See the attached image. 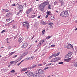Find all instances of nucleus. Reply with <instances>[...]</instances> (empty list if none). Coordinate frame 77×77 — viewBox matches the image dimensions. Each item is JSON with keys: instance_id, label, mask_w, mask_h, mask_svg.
<instances>
[{"instance_id": "obj_48", "label": "nucleus", "mask_w": 77, "mask_h": 77, "mask_svg": "<svg viewBox=\"0 0 77 77\" xmlns=\"http://www.w3.org/2000/svg\"><path fill=\"white\" fill-rule=\"evenodd\" d=\"M17 57V55H14V57H13V58H15V57Z\"/></svg>"}, {"instance_id": "obj_60", "label": "nucleus", "mask_w": 77, "mask_h": 77, "mask_svg": "<svg viewBox=\"0 0 77 77\" xmlns=\"http://www.w3.org/2000/svg\"><path fill=\"white\" fill-rule=\"evenodd\" d=\"M35 42L37 43L38 42V41L37 40H36L35 41Z\"/></svg>"}, {"instance_id": "obj_22", "label": "nucleus", "mask_w": 77, "mask_h": 77, "mask_svg": "<svg viewBox=\"0 0 77 77\" xmlns=\"http://www.w3.org/2000/svg\"><path fill=\"white\" fill-rule=\"evenodd\" d=\"M56 61H55V60H54V58L52 60H51L50 61V62H55Z\"/></svg>"}, {"instance_id": "obj_25", "label": "nucleus", "mask_w": 77, "mask_h": 77, "mask_svg": "<svg viewBox=\"0 0 77 77\" xmlns=\"http://www.w3.org/2000/svg\"><path fill=\"white\" fill-rule=\"evenodd\" d=\"M36 65H33L32 67H30V69H31V68H34L36 67Z\"/></svg>"}, {"instance_id": "obj_36", "label": "nucleus", "mask_w": 77, "mask_h": 77, "mask_svg": "<svg viewBox=\"0 0 77 77\" xmlns=\"http://www.w3.org/2000/svg\"><path fill=\"white\" fill-rule=\"evenodd\" d=\"M48 69V67H45L43 69L44 70H46V69Z\"/></svg>"}, {"instance_id": "obj_34", "label": "nucleus", "mask_w": 77, "mask_h": 77, "mask_svg": "<svg viewBox=\"0 0 77 77\" xmlns=\"http://www.w3.org/2000/svg\"><path fill=\"white\" fill-rule=\"evenodd\" d=\"M10 20H11V19H10V18H9V19H7L6 20V21L7 22H8L9 21H10Z\"/></svg>"}, {"instance_id": "obj_17", "label": "nucleus", "mask_w": 77, "mask_h": 77, "mask_svg": "<svg viewBox=\"0 0 77 77\" xmlns=\"http://www.w3.org/2000/svg\"><path fill=\"white\" fill-rule=\"evenodd\" d=\"M27 69L26 68H25L23 69L22 70L20 71L21 72H23V71H26Z\"/></svg>"}, {"instance_id": "obj_45", "label": "nucleus", "mask_w": 77, "mask_h": 77, "mask_svg": "<svg viewBox=\"0 0 77 77\" xmlns=\"http://www.w3.org/2000/svg\"><path fill=\"white\" fill-rule=\"evenodd\" d=\"M8 49H11V46H8Z\"/></svg>"}, {"instance_id": "obj_18", "label": "nucleus", "mask_w": 77, "mask_h": 77, "mask_svg": "<svg viewBox=\"0 0 77 77\" xmlns=\"http://www.w3.org/2000/svg\"><path fill=\"white\" fill-rule=\"evenodd\" d=\"M65 48H68V49H69V48H70L69 45H65Z\"/></svg>"}, {"instance_id": "obj_28", "label": "nucleus", "mask_w": 77, "mask_h": 77, "mask_svg": "<svg viewBox=\"0 0 77 77\" xmlns=\"http://www.w3.org/2000/svg\"><path fill=\"white\" fill-rule=\"evenodd\" d=\"M51 20H54V16H51Z\"/></svg>"}, {"instance_id": "obj_57", "label": "nucleus", "mask_w": 77, "mask_h": 77, "mask_svg": "<svg viewBox=\"0 0 77 77\" xmlns=\"http://www.w3.org/2000/svg\"><path fill=\"white\" fill-rule=\"evenodd\" d=\"M21 11H23V10H20V11H19V12H20V13H21Z\"/></svg>"}, {"instance_id": "obj_23", "label": "nucleus", "mask_w": 77, "mask_h": 77, "mask_svg": "<svg viewBox=\"0 0 77 77\" xmlns=\"http://www.w3.org/2000/svg\"><path fill=\"white\" fill-rule=\"evenodd\" d=\"M47 15H50L51 14V11H48L47 13Z\"/></svg>"}, {"instance_id": "obj_2", "label": "nucleus", "mask_w": 77, "mask_h": 77, "mask_svg": "<svg viewBox=\"0 0 77 77\" xmlns=\"http://www.w3.org/2000/svg\"><path fill=\"white\" fill-rule=\"evenodd\" d=\"M23 26L24 27H26V29L28 30L29 28V26L30 25H29V23L27 22H23L22 23Z\"/></svg>"}, {"instance_id": "obj_4", "label": "nucleus", "mask_w": 77, "mask_h": 77, "mask_svg": "<svg viewBox=\"0 0 77 77\" xmlns=\"http://www.w3.org/2000/svg\"><path fill=\"white\" fill-rule=\"evenodd\" d=\"M60 53L58 52L57 54H53L51 55V56H50L49 57V59H51L53 57H56V56H57L58 55H59Z\"/></svg>"}, {"instance_id": "obj_42", "label": "nucleus", "mask_w": 77, "mask_h": 77, "mask_svg": "<svg viewBox=\"0 0 77 77\" xmlns=\"http://www.w3.org/2000/svg\"><path fill=\"white\" fill-rule=\"evenodd\" d=\"M29 60V58H27L25 59V60Z\"/></svg>"}, {"instance_id": "obj_50", "label": "nucleus", "mask_w": 77, "mask_h": 77, "mask_svg": "<svg viewBox=\"0 0 77 77\" xmlns=\"http://www.w3.org/2000/svg\"><path fill=\"white\" fill-rule=\"evenodd\" d=\"M21 63L20 62L18 64H17V65L18 66H19L20 65V64H21Z\"/></svg>"}, {"instance_id": "obj_51", "label": "nucleus", "mask_w": 77, "mask_h": 77, "mask_svg": "<svg viewBox=\"0 0 77 77\" xmlns=\"http://www.w3.org/2000/svg\"><path fill=\"white\" fill-rule=\"evenodd\" d=\"M5 32V30H3L2 32H1V33H4Z\"/></svg>"}, {"instance_id": "obj_15", "label": "nucleus", "mask_w": 77, "mask_h": 77, "mask_svg": "<svg viewBox=\"0 0 77 77\" xmlns=\"http://www.w3.org/2000/svg\"><path fill=\"white\" fill-rule=\"evenodd\" d=\"M16 6L18 8V6L19 7V8H23V6L21 5H20L18 4V3H17L16 4Z\"/></svg>"}, {"instance_id": "obj_5", "label": "nucleus", "mask_w": 77, "mask_h": 77, "mask_svg": "<svg viewBox=\"0 0 77 77\" xmlns=\"http://www.w3.org/2000/svg\"><path fill=\"white\" fill-rule=\"evenodd\" d=\"M28 54V51H25L24 52L20 55V56L21 57H23V56H26L27 54Z\"/></svg>"}, {"instance_id": "obj_49", "label": "nucleus", "mask_w": 77, "mask_h": 77, "mask_svg": "<svg viewBox=\"0 0 77 77\" xmlns=\"http://www.w3.org/2000/svg\"><path fill=\"white\" fill-rule=\"evenodd\" d=\"M50 28H51V29H52V28H53V26H52V25L50 26Z\"/></svg>"}, {"instance_id": "obj_64", "label": "nucleus", "mask_w": 77, "mask_h": 77, "mask_svg": "<svg viewBox=\"0 0 77 77\" xmlns=\"http://www.w3.org/2000/svg\"><path fill=\"white\" fill-rule=\"evenodd\" d=\"M75 30L76 31V30H77V28H76L75 29Z\"/></svg>"}, {"instance_id": "obj_37", "label": "nucleus", "mask_w": 77, "mask_h": 77, "mask_svg": "<svg viewBox=\"0 0 77 77\" xmlns=\"http://www.w3.org/2000/svg\"><path fill=\"white\" fill-rule=\"evenodd\" d=\"M34 17H35V15H32L31 17V18H34Z\"/></svg>"}, {"instance_id": "obj_29", "label": "nucleus", "mask_w": 77, "mask_h": 77, "mask_svg": "<svg viewBox=\"0 0 77 77\" xmlns=\"http://www.w3.org/2000/svg\"><path fill=\"white\" fill-rule=\"evenodd\" d=\"M14 53H15V52H12L9 54V56H11V55H12V54H14Z\"/></svg>"}, {"instance_id": "obj_58", "label": "nucleus", "mask_w": 77, "mask_h": 77, "mask_svg": "<svg viewBox=\"0 0 77 77\" xmlns=\"http://www.w3.org/2000/svg\"><path fill=\"white\" fill-rule=\"evenodd\" d=\"M6 41H8V40H9V38H7L6 39Z\"/></svg>"}, {"instance_id": "obj_12", "label": "nucleus", "mask_w": 77, "mask_h": 77, "mask_svg": "<svg viewBox=\"0 0 77 77\" xmlns=\"http://www.w3.org/2000/svg\"><path fill=\"white\" fill-rule=\"evenodd\" d=\"M33 73L31 72H29V73L27 74V75L28 76V77H31Z\"/></svg>"}, {"instance_id": "obj_41", "label": "nucleus", "mask_w": 77, "mask_h": 77, "mask_svg": "<svg viewBox=\"0 0 77 77\" xmlns=\"http://www.w3.org/2000/svg\"><path fill=\"white\" fill-rule=\"evenodd\" d=\"M45 29H44L42 31V33H43V34H44V33H45Z\"/></svg>"}, {"instance_id": "obj_62", "label": "nucleus", "mask_w": 77, "mask_h": 77, "mask_svg": "<svg viewBox=\"0 0 77 77\" xmlns=\"http://www.w3.org/2000/svg\"><path fill=\"white\" fill-rule=\"evenodd\" d=\"M5 48V47H2L1 48Z\"/></svg>"}, {"instance_id": "obj_10", "label": "nucleus", "mask_w": 77, "mask_h": 77, "mask_svg": "<svg viewBox=\"0 0 77 77\" xmlns=\"http://www.w3.org/2000/svg\"><path fill=\"white\" fill-rule=\"evenodd\" d=\"M39 9L40 11L41 12H43V11H44V8H43L41 6H39Z\"/></svg>"}, {"instance_id": "obj_44", "label": "nucleus", "mask_w": 77, "mask_h": 77, "mask_svg": "<svg viewBox=\"0 0 77 77\" xmlns=\"http://www.w3.org/2000/svg\"><path fill=\"white\" fill-rule=\"evenodd\" d=\"M42 42H40V43H39L38 45H39V46H41V43Z\"/></svg>"}, {"instance_id": "obj_61", "label": "nucleus", "mask_w": 77, "mask_h": 77, "mask_svg": "<svg viewBox=\"0 0 77 77\" xmlns=\"http://www.w3.org/2000/svg\"><path fill=\"white\" fill-rule=\"evenodd\" d=\"M75 23H77V20L75 21Z\"/></svg>"}, {"instance_id": "obj_30", "label": "nucleus", "mask_w": 77, "mask_h": 77, "mask_svg": "<svg viewBox=\"0 0 77 77\" xmlns=\"http://www.w3.org/2000/svg\"><path fill=\"white\" fill-rule=\"evenodd\" d=\"M11 72H13L14 73V72H15V70L12 69L11 71Z\"/></svg>"}, {"instance_id": "obj_33", "label": "nucleus", "mask_w": 77, "mask_h": 77, "mask_svg": "<svg viewBox=\"0 0 77 77\" xmlns=\"http://www.w3.org/2000/svg\"><path fill=\"white\" fill-rule=\"evenodd\" d=\"M57 3H58L57 2L55 1L54 2V5H56L57 4Z\"/></svg>"}, {"instance_id": "obj_7", "label": "nucleus", "mask_w": 77, "mask_h": 77, "mask_svg": "<svg viewBox=\"0 0 77 77\" xmlns=\"http://www.w3.org/2000/svg\"><path fill=\"white\" fill-rule=\"evenodd\" d=\"M32 8H31L26 11V14H29V13H30L31 12H32Z\"/></svg>"}, {"instance_id": "obj_14", "label": "nucleus", "mask_w": 77, "mask_h": 77, "mask_svg": "<svg viewBox=\"0 0 77 77\" xmlns=\"http://www.w3.org/2000/svg\"><path fill=\"white\" fill-rule=\"evenodd\" d=\"M54 59L55 60V62H56V61H57L59 60H60V58L59 57H56L54 58Z\"/></svg>"}, {"instance_id": "obj_53", "label": "nucleus", "mask_w": 77, "mask_h": 77, "mask_svg": "<svg viewBox=\"0 0 77 77\" xmlns=\"http://www.w3.org/2000/svg\"><path fill=\"white\" fill-rule=\"evenodd\" d=\"M35 38V35H33L32 37V38H31V39H33V38Z\"/></svg>"}, {"instance_id": "obj_21", "label": "nucleus", "mask_w": 77, "mask_h": 77, "mask_svg": "<svg viewBox=\"0 0 77 77\" xmlns=\"http://www.w3.org/2000/svg\"><path fill=\"white\" fill-rule=\"evenodd\" d=\"M14 62H15L16 63L18 62V61H11L10 63H11V64H13V63Z\"/></svg>"}, {"instance_id": "obj_56", "label": "nucleus", "mask_w": 77, "mask_h": 77, "mask_svg": "<svg viewBox=\"0 0 77 77\" xmlns=\"http://www.w3.org/2000/svg\"><path fill=\"white\" fill-rule=\"evenodd\" d=\"M46 18H48V15H47L46 16Z\"/></svg>"}, {"instance_id": "obj_20", "label": "nucleus", "mask_w": 77, "mask_h": 77, "mask_svg": "<svg viewBox=\"0 0 77 77\" xmlns=\"http://www.w3.org/2000/svg\"><path fill=\"white\" fill-rule=\"evenodd\" d=\"M23 41V39L21 38H20L19 39V42H21Z\"/></svg>"}, {"instance_id": "obj_1", "label": "nucleus", "mask_w": 77, "mask_h": 77, "mask_svg": "<svg viewBox=\"0 0 77 77\" xmlns=\"http://www.w3.org/2000/svg\"><path fill=\"white\" fill-rule=\"evenodd\" d=\"M60 15L61 17H68L69 14H68V11H63L60 13Z\"/></svg>"}, {"instance_id": "obj_32", "label": "nucleus", "mask_w": 77, "mask_h": 77, "mask_svg": "<svg viewBox=\"0 0 77 77\" xmlns=\"http://www.w3.org/2000/svg\"><path fill=\"white\" fill-rule=\"evenodd\" d=\"M45 41H46V39L43 40L41 41V42H42V43H43V42H45Z\"/></svg>"}, {"instance_id": "obj_54", "label": "nucleus", "mask_w": 77, "mask_h": 77, "mask_svg": "<svg viewBox=\"0 0 77 77\" xmlns=\"http://www.w3.org/2000/svg\"><path fill=\"white\" fill-rule=\"evenodd\" d=\"M20 12L17 13V15H20Z\"/></svg>"}, {"instance_id": "obj_59", "label": "nucleus", "mask_w": 77, "mask_h": 77, "mask_svg": "<svg viewBox=\"0 0 77 77\" xmlns=\"http://www.w3.org/2000/svg\"><path fill=\"white\" fill-rule=\"evenodd\" d=\"M40 17H41V16H38V18H40Z\"/></svg>"}, {"instance_id": "obj_19", "label": "nucleus", "mask_w": 77, "mask_h": 77, "mask_svg": "<svg viewBox=\"0 0 77 77\" xmlns=\"http://www.w3.org/2000/svg\"><path fill=\"white\" fill-rule=\"evenodd\" d=\"M67 44L69 45L70 48H73V46L71 44L68 43Z\"/></svg>"}, {"instance_id": "obj_39", "label": "nucleus", "mask_w": 77, "mask_h": 77, "mask_svg": "<svg viewBox=\"0 0 77 77\" xmlns=\"http://www.w3.org/2000/svg\"><path fill=\"white\" fill-rule=\"evenodd\" d=\"M53 23H48V25H53Z\"/></svg>"}, {"instance_id": "obj_35", "label": "nucleus", "mask_w": 77, "mask_h": 77, "mask_svg": "<svg viewBox=\"0 0 77 77\" xmlns=\"http://www.w3.org/2000/svg\"><path fill=\"white\" fill-rule=\"evenodd\" d=\"M51 5H49V6L48 7V9H51Z\"/></svg>"}, {"instance_id": "obj_9", "label": "nucleus", "mask_w": 77, "mask_h": 77, "mask_svg": "<svg viewBox=\"0 0 77 77\" xmlns=\"http://www.w3.org/2000/svg\"><path fill=\"white\" fill-rule=\"evenodd\" d=\"M38 72L40 74H43L44 73V71L42 69H39L38 70Z\"/></svg>"}, {"instance_id": "obj_55", "label": "nucleus", "mask_w": 77, "mask_h": 77, "mask_svg": "<svg viewBox=\"0 0 77 77\" xmlns=\"http://www.w3.org/2000/svg\"><path fill=\"white\" fill-rule=\"evenodd\" d=\"M15 25H14L13 28V29H15Z\"/></svg>"}, {"instance_id": "obj_52", "label": "nucleus", "mask_w": 77, "mask_h": 77, "mask_svg": "<svg viewBox=\"0 0 77 77\" xmlns=\"http://www.w3.org/2000/svg\"><path fill=\"white\" fill-rule=\"evenodd\" d=\"M51 63H49V64H47V65L48 66H50V65H51Z\"/></svg>"}, {"instance_id": "obj_63", "label": "nucleus", "mask_w": 77, "mask_h": 77, "mask_svg": "<svg viewBox=\"0 0 77 77\" xmlns=\"http://www.w3.org/2000/svg\"><path fill=\"white\" fill-rule=\"evenodd\" d=\"M27 72H25V74H27Z\"/></svg>"}, {"instance_id": "obj_27", "label": "nucleus", "mask_w": 77, "mask_h": 77, "mask_svg": "<svg viewBox=\"0 0 77 77\" xmlns=\"http://www.w3.org/2000/svg\"><path fill=\"white\" fill-rule=\"evenodd\" d=\"M33 57H34L33 56H32L31 57H30L29 58V59H30V60H31L32 59H33Z\"/></svg>"}, {"instance_id": "obj_43", "label": "nucleus", "mask_w": 77, "mask_h": 77, "mask_svg": "<svg viewBox=\"0 0 77 77\" xmlns=\"http://www.w3.org/2000/svg\"><path fill=\"white\" fill-rule=\"evenodd\" d=\"M9 10H8V9L5 10V12H9Z\"/></svg>"}, {"instance_id": "obj_6", "label": "nucleus", "mask_w": 77, "mask_h": 77, "mask_svg": "<svg viewBox=\"0 0 77 77\" xmlns=\"http://www.w3.org/2000/svg\"><path fill=\"white\" fill-rule=\"evenodd\" d=\"M28 46V43H24L21 46V47L22 48H24L26 47H27Z\"/></svg>"}, {"instance_id": "obj_47", "label": "nucleus", "mask_w": 77, "mask_h": 77, "mask_svg": "<svg viewBox=\"0 0 77 77\" xmlns=\"http://www.w3.org/2000/svg\"><path fill=\"white\" fill-rule=\"evenodd\" d=\"M42 64H39L38 65V66H42Z\"/></svg>"}, {"instance_id": "obj_11", "label": "nucleus", "mask_w": 77, "mask_h": 77, "mask_svg": "<svg viewBox=\"0 0 77 77\" xmlns=\"http://www.w3.org/2000/svg\"><path fill=\"white\" fill-rule=\"evenodd\" d=\"M38 76H39V74L37 73L32 75V76L33 77H38Z\"/></svg>"}, {"instance_id": "obj_24", "label": "nucleus", "mask_w": 77, "mask_h": 77, "mask_svg": "<svg viewBox=\"0 0 77 77\" xmlns=\"http://www.w3.org/2000/svg\"><path fill=\"white\" fill-rule=\"evenodd\" d=\"M51 37H52V36L51 35V36H48L46 38V39H49L51 38Z\"/></svg>"}, {"instance_id": "obj_40", "label": "nucleus", "mask_w": 77, "mask_h": 77, "mask_svg": "<svg viewBox=\"0 0 77 77\" xmlns=\"http://www.w3.org/2000/svg\"><path fill=\"white\" fill-rule=\"evenodd\" d=\"M63 62H59L58 63L59 64H63Z\"/></svg>"}, {"instance_id": "obj_38", "label": "nucleus", "mask_w": 77, "mask_h": 77, "mask_svg": "<svg viewBox=\"0 0 77 77\" xmlns=\"http://www.w3.org/2000/svg\"><path fill=\"white\" fill-rule=\"evenodd\" d=\"M16 5L15 4H13L11 5V6H15Z\"/></svg>"}, {"instance_id": "obj_46", "label": "nucleus", "mask_w": 77, "mask_h": 77, "mask_svg": "<svg viewBox=\"0 0 77 77\" xmlns=\"http://www.w3.org/2000/svg\"><path fill=\"white\" fill-rule=\"evenodd\" d=\"M51 47H55V45H52L51 46Z\"/></svg>"}, {"instance_id": "obj_26", "label": "nucleus", "mask_w": 77, "mask_h": 77, "mask_svg": "<svg viewBox=\"0 0 77 77\" xmlns=\"http://www.w3.org/2000/svg\"><path fill=\"white\" fill-rule=\"evenodd\" d=\"M59 1L61 4H62V3H63V0H59Z\"/></svg>"}, {"instance_id": "obj_31", "label": "nucleus", "mask_w": 77, "mask_h": 77, "mask_svg": "<svg viewBox=\"0 0 77 77\" xmlns=\"http://www.w3.org/2000/svg\"><path fill=\"white\" fill-rule=\"evenodd\" d=\"M74 66H76V67L77 66V62H75V64H74Z\"/></svg>"}, {"instance_id": "obj_13", "label": "nucleus", "mask_w": 77, "mask_h": 77, "mask_svg": "<svg viewBox=\"0 0 77 77\" xmlns=\"http://www.w3.org/2000/svg\"><path fill=\"white\" fill-rule=\"evenodd\" d=\"M71 60V58H70L67 59H65L64 60L65 62H69Z\"/></svg>"}, {"instance_id": "obj_8", "label": "nucleus", "mask_w": 77, "mask_h": 77, "mask_svg": "<svg viewBox=\"0 0 77 77\" xmlns=\"http://www.w3.org/2000/svg\"><path fill=\"white\" fill-rule=\"evenodd\" d=\"M47 5V2H45L43 4H41L40 6H41L43 8H44Z\"/></svg>"}, {"instance_id": "obj_16", "label": "nucleus", "mask_w": 77, "mask_h": 77, "mask_svg": "<svg viewBox=\"0 0 77 77\" xmlns=\"http://www.w3.org/2000/svg\"><path fill=\"white\" fill-rule=\"evenodd\" d=\"M12 15V13H8L7 14V15H6V17H9L10 15Z\"/></svg>"}, {"instance_id": "obj_3", "label": "nucleus", "mask_w": 77, "mask_h": 77, "mask_svg": "<svg viewBox=\"0 0 77 77\" xmlns=\"http://www.w3.org/2000/svg\"><path fill=\"white\" fill-rule=\"evenodd\" d=\"M72 54V53L71 52H69L68 54L66 55L65 56V58L66 59H68V58H69V57H70L71 56Z\"/></svg>"}]
</instances>
